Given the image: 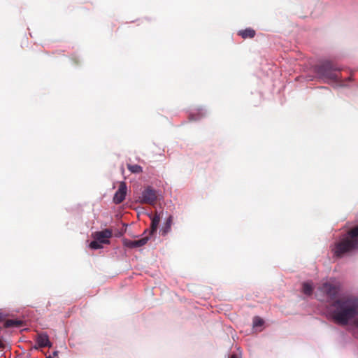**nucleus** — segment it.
<instances>
[{
  "mask_svg": "<svg viewBox=\"0 0 358 358\" xmlns=\"http://www.w3.org/2000/svg\"><path fill=\"white\" fill-rule=\"evenodd\" d=\"M332 317L339 324L358 326V299L338 300L330 307Z\"/></svg>",
  "mask_w": 358,
  "mask_h": 358,
  "instance_id": "f257e3e1",
  "label": "nucleus"
},
{
  "mask_svg": "<svg viewBox=\"0 0 358 358\" xmlns=\"http://www.w3.org/2000/svg\"><path fill=\"white\" fill-rule=\"evenodd\" d=\"M358 246V227L352 230L346 240L336 244L334 249L336 255H341L344 252L356 248Z\"/></svg>",
  "mask_w": 358,
  "mask_h": 358,
  "instance_id": "f03ea898",
  "label": "nucleus"
},
{
  "mask_svg": "<svg viewBox=\"0 0 358 358\" xmlns=\"http://www.w3.org/2000/svg\"><path fill=\"white\" fill-rule=\"evenodd\" d=\"M111 236L112 231L108 229L94 232L92 234L93 241L89 244V247L93 250L102 248L103 244H108L110 243Z\"/></svg>",
  "mask_w": 358,
  "mask_h": 358,
  "instance_id": "7ed1b4c3",
  "label": "nucleus"
},
{
  "mask_svg": "<svg viewBox=\"0 0 358 358\" xmlns=\"http://www.w3.org/2000/svg\"><path fill=\"white\" fill-rule=\"evenodd\" d=\"M127 194V187L126 183L122 181L120 183L119 187L113 196V202L116 204L120 203L125 199Z\"/></svg>",
  "mask_w": 358,
  "mask_h": 358,
  "instance_id": "20e7f679",
  "label": "nucleus"
},
{
  "mask_svg": "<svg viewBox=\"0 0 358 358\" xmlns=\"http://www.w3.org/2000/svg\"><path fill=\"white\" fill-rule=\"evenodd\" d=\"M156 199H157V196H156L155 192L153 189H152L150 188H148L142 192V196L141 198V202L148 203H153Z\"/></svg>",
  "mask_w": 358,
  "mask_h": 358,
  "instance_id": "39448f33",
  "label": "nucleus"
},
{
  "mask_svg": "<svg viewBox=\"0 0 358 358\" xmlns=\"http://www.w3.org/2000/svg\"><path fill=\"white\" fill-rule=\"evenodd\" d=\"M148 238L145 237L138 241H131L128 239L123 240V244L124 246L128 248H138L144 245L148 241Z\"/></svg>",
  "mask_w": 358,
  "mask_h": 358,
  "instance_id": "423d86ee",
  "label": "nucleus"
},
{
  "mask_svg": "<svg viewBox=\"0 0 358 358\" xmlns=\"http://www.w3.org/2000/svg\"><path fill=\"white\" fill-rule=\"evenodd\" d=\"M37 343L40 347L51 345L48 336L46 334H41L38 336Z\"/></svg>",
  "mask_w": 358,
  "mask_h": 358,
  "instance_id": "0eeeda50",
  "label": "nucleus"
},
{
  "mask_svg": "<svg viewBox=\"0 0 358 358\" xmlns=\"http://www.w3.org/2000/svg\"><path fill=\"white\" fill-rule=\"evenodd\" d=\"M322 292H326L329 296H332L337 292L336 289L334 287L331 286L329 284H324L322 289Z\"/></svg>",
  "mask_w": 358,
  "mask_h": 358,
  "instance_id": "6e6552de",
  "label": "nucleus"
},
{
  "mask_svg": "<svg viewBox=\"0 0 358 358\" xmlns=\"http://www.w3.org/2000/svg\"><path fill=\"white\" fill-rule=\"evenodd\" d=\"M239 34L243 38H252L255 36V31L252 29H246L239 31Z\"/></svg>",
  "mask_w": 358,
  "mask_h": 358,
  "instance_id": "1a4fd4ad",
  "label": "nucleus"
},
{
  "mask_svg": "<svg viewBox=\"0 0 358 358\" xmlns=\"http://www.w3.org/2000/svg\"><path fill=\"white\" fill-rule=\"evenodd\" d=\"M263 324L264 320L262 318L259 317H255L253 319L252 327L256 330H261L263 327Z\"/></svg>",
  "mask_w": 358,
  "mask_h": 358,
  "instance_id": "9d476101",
  "label": "nucleus"
},
{
  "mask_svg": "<svg viewBox=\"0 0 358 358\" xmlns=\"http://www.w3.org/2000/svg\"><path fill=\"white\" fill-rule=\"evenodd\" d=\"M160 222V217L158 215L155 216L152 219V232L157 230V226Z\"/></svg>",
  "mask_w": 358,
  "mask_h": 358,
  "instance_id": "9b49d317",
  "label": "nucleus"
},
{
  "mask_svg": "<svg viewBox=\"0 0 358 358\" xmlns=\"http://www.w3.org/2000/svg\"><path fill=\"white\" fill-rule=\"evenodd\" d=\"M313 290V285L310 282H306L303 284V292L306 294H310Z\"/></svg>",
  "mask_w": 358,
  "mask_h": 358,
  "instance_id": "f8f14e48",
  "label": "nucleus"
},
{
  "mask_svg": "<svg viewBox=\"0 0 358 358\" xmlns=\"http://www.w3.org/2000/svg\"><path fill=\"white\" fill-rule=\"evenodd\" d=\"M129 169L135 173H138L142 171V168L138 165L129 166Z\"/></svg>",
  "mask_w": 358,
  "mask_h": 358,
  "instance_id": "ddd939ff",
  "label": "nucleus"
},
{
  "mask_svg": "<svg viewBox=\"0 0 358 358\" xmlns=\"http://www.w3.org/2000/svg\"><path fill=\"white\" fill-rule=\"evenodd\" d=\"M171 218L169 219L166 223V229L164 231V234H166L171 229Z\"/></svg>",
  "mask_w": 358,
  "mask_h": 358,
  "instance_id": "4468645a",
  "label": "nucleus"
},
{
  "mask_svg": "<svg viewBox=\"0 0 358 358\" xmlns=\"http://www.w3.org/2000/svg\"><path fill=\"white\" fill-rule=\"evenodd\" d=\"M2 345H3V343H2L1 340L0 339V347H1Z\"/></svg>",
  "mask_w": 358,
  "mask_h": 358,
  "instance_id": "2eb2a0df",
  "label": "nucleus"
},
{
  "mask_svg": "<svg viewBox=\"0 0 358 358\" xmlns=\"http://www.w3.org/2000/svg\"><path fill=\"white\" fill-rule=\"evenodd\" d=\"M54 355L57 356V352H54Z\"/></svg>",
  "mask_w": 358,
  "mask_h": 358,
  "instance_id": "dca6fc26",
  "label": "nucleus"
}]
</instances>
